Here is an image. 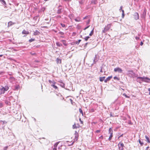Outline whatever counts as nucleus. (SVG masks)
<instances>
[{"label": "nucleus", "instance_id": "c85d7f7f", "mask_svg": "<svg viewBox=\"0 0 150 150\" xmlns=\"http://www.w3.org/2000/svg\"><path fill=\"white\" fill-rule=\"evenodd\" d=\"M93 30H94V28L93 29L91 30V33L89 34V35L90 36H91L93 33Z\"/></svg>", "mask_w": 150, "mask_h": 150}, {"label": "nucleus", "instance_id": "6ab92c4d", "mask_svg": "<svg viewBox=\"0 0 150 150\" xmlns=\"http://www.w3.org/2000/svg\"><path fill=\"white\" fill-rule=\"evenodd\" d=\"M145 137L146 139V141L148 143H150V140L149 137L147 136L146 135L145 136Z\"/></svg>", "mask_w": 150, "mask_h": 150}, {"label": "nucleus", "instance_id": "0e129e2a", "mask_svg": "<svg viewBox=\"0 0 150 150\" xmlns=\"http://www.w3.org/2000/svg\"><path fill=\"white\" fill-rule=\"evenodd\" d=\"M5 103L6 104H8V102L7 101H6V102H5Z\"/></svg>", "mask_w": 150, "mask_h": 150}, {"label": "nucleus", "instance_id": "338daca9", "mask_svg": "<svg viewBox=\"0 0 150 150\" xmlns=\"http://www.w3.org/2000/svg\"><path fill=\"white\" fill-rule=\"evenodd\" d=\"M70 100L71 101V103H72V102H73L72 100L71 99H70Z\"/></svg>", "mask_w": 150, "mask_h": 150}, {"label": "nucleus", "instance_id": "603ef678", "mask_svg": "<svg viewBox=\"0 0 150 150\" xmlns=\"http://www.w3.org/2000/svg\"><path fill=\"white\" fill-rule=\"evenodd\" d=\"M125 16V13H122V18H124Z\"/></svg>", "mask_w": 150, "mask_h": 150}, {"label": "nucleus", "instance_id": "a211bd4d", "mask_svg": "<svg viewBox=\"0 0 150 150\" xmlns=\"http://www.w3.org/2000/svg\"><path fill=\"white\" fill-rule=\"evenodd\" d=\"M97 1L96 0H91V4H97Z\"/></svg>", "mask_w": 150, "mask_h": 150}, {"label": "nucleus", "instance_id": "13d9d810", "mask_svg": "<svg viewBox=\"0 0 150 150\" xmlns=\"http://www.w3.org/2000/svg\"><path fill=\"white\" fill-rule=\"evenodd\" d=\"M140 44L141 46H142L143 44V43L142 42H141Z\"/></svg>", "mask_w": 150, "mask_h": 150}, {"label": "nucleus", "instance_id": "2eb2a0df", "mask_svg": "<svg viewBox=\"0 0 150 150\" xmlns=\"http://www.w3.org/2000/svg\"><path fill=\"white\" fill-rule=\"evenodd\" d=\"M112 76H109L105 80L104 82L105 83H106L107 81L110 80L112 78Z\"/></svg>", "mask_w": 150, "mask_h": 150}, {"label": "nucleus", "instance_id": "49530a36", "mask_svg": "<svg viewBox=\"0 0 150 150\" xmlns=\"http://www.w3.org/2000/svg\"><path fill=\"white\" fill-rule=\"evenodd\" d=\"M114 79H117V80H119L118 78H117V76H115V77H114Z\"/></svg>", "mask_w": 150, "mask_h": 150}, {"label": "nucleus", "instance_id": "69168bd1", "mask_svg": "<svg viewBox=\"0 0 150 150\" xmlns=\"http://www.w3.org/2000/svg\"><path fill=\"white\" fill-rule=\"evenodd\" d=\"M53 150H57V148H54L53 149Z\"/></svg>", "mask_w": 150, "mask_h": 150}, {"label": "nucleus", "instance_id": "680f3d73", "mask_svg": "<svg viewBox=\"0 0 150 150\" xmlns=\"http://www.w3.org/2000/svg\"><path fill=\"white\" fill-rule=\"evenodd\" d=\"M149 148V146L147 147L146 148V150H148Z\"/></svg>", "mask_w": 150, "mask_h": 150}, {"label": "nucleus", "instance_id": "6e6552de", "mask_svg": "<svg viewBox=\"0 0 150 150\" xmlns=\"http://www.w3.org/2000/svg\"><path fill=\"white\" fill-rule=\"evenodd\" d=\"M133 16H134V18L136 20H137L139 19V15L138 13L137 12H135L134 13V14L133 15Z\"/></svg>", "mask_w": 150, "mask_h": 150}, {"label": "nucleus", "instance_id": "2f4dec72", "mask_svg": "<svg viewBox=\"0 0 150 150\" xmlns=\"http://www.w3.org/2000/svg\"><path fill=\"white\" fill-rule=\"evenodd\" d=\"M35 40V39L31 38L29 40V42H30L34 41Z\"/></svg>", "mask_w": 150, "mask_h": 150}, {"label": "nucleus", "instance_id": "a878e982", "mask_svg": "<svg viewBox=\"0 0 150 150\" xmlns=\"http://www.w3.org/2000/svg\"><path fill=\"white\" fill-rule=\"evenodd\" d=\"M20 88V86L19 85H17L15 87V90H18Z\"/></svg>", "mask_w": 150, "mask_h": 150}, {"label": "nucleus", "instance_id": "423d86ee", "mask_svg": "<svg viewBox=\"0 0 150 150\" xmlns=\"http://www.w3.org/2000/svg\"><path fill=\"white\" fill-rule=\"evenodd\" d=\"M128 74L129 76L131 77H137V75L134 73L132 70H130L128 71Z\"/></svg>", "mask_w": 150, "mask_h": 150}, {"label": "nucleus", "instance_id": "4c0bfd02", "mask_svg": "<svg viewBox=\"0 0 150 150\" xmlns=\"http://www.w3.org/2000/svg\"><path fill=\"white\" fill-rule=\"evenodd\" d=\"M139 143L141 145V146H142L144 144V143L143 142H141L140 140V139L139 140Z\"/></svg>", "mask_w": 150, "mask_h": 150}, {"label": "nucleus", "instance_id": "7ed1b4c3", "mask_svg": "<svg viewBox=\"0 0 150 150\" xmlns=\"http://www.w3.org/2000/svg\"><path fill=\"white\" fill-rule=\"evenodd\" d=\"M48 81L49 83L50 84H51V86L53 87L54 89L55 90L58 89V88L57 87V86L55 85V84H56V82L54 81V80L51 81L50 80H48Z\"/></svg>", "mask_w": 150, "mask_h": 150}, {"label": "nucleus", "instance_id": "0eeeda50", "mask_svg": "<svg viewBox=\"0 0 150 150\" xmlns=\"http://www.w3.org/2000/svg\"><path fill=\"white\" fill-rule=\"evenodd\" d=\"M119 150H124L125 146L123 143L120 142L118 144Z\"/></svg>", "mask_w": 150, "mask_h": 150}, {"label": "nucleus", "instance_id": "c03bdc74", "mask_svg": "<svg viewBox=\"0 0 150 150\" xmlns=\"http://www.w3.org/2000/svg\"><path fill=\"white\" fill-rule=\"evenodd\" d=\"M3 106V104L1 103H0V107L2 108Z\"/></svg>", "mask_w": 150, "mask_h": 150}, {"label": "nucleus", "instance_id": "bb28decb", "mask_svg": "<svg viewBox=\"0 0 150 150\" xmlns=\"http://www.w3.org/2000/svg\"><path fill=\"white\" fill-rule=\"evenodd\" d=\"M78 128H79V127L76 126L75 124L73 125V129H77Z\"/></svg>", "mask_w": 150, "mask_h": 150}, {"label": "nucleus", "instance_id": "20e7f679", "mask_svg": "<svg viewBox=\"0 0 150 150\" xmlns=\"http://www.w3.org/2000/svg\"><path fill=\"white\" fill-rule=\"evenodd\" d=\"M109 134H110V136L108 139L109 141H110L113 137V131L112 128H110L109 129Z\"/></svg>", "mask_w": 150, "mask_h": 150}, {"label": "nucleus", "instance_id": "a19ab883", "mask_svg": "<svg viewBox=\"0 0 150 150\" xmlns=\"http://www.w3.org/2000/svg\"><path fill=\"white\" fill-rule=\"evenodd\" d=\"M135 38L137 40H139L140 39L139 37L137 36H136Z\"/></svg>", "mask_w": 150, "mask_h": 150}, {"label": "nucleus", "instance_id": "3c124183", "mask_svg": "<svg viewBox=\"0 0 150 150\" xmlns=\"http://www.w3.org/2000/svg\"><path fill=\"white\" fill-rule=\"evenodd\" d=\"M1 122H3V123H7V122H6V121H2V120H1Z\"/></svg>", "mask_w": 150, "mask_h": 150}, {"label": "nucleus", "instance_id": "f257e3e1", "mask_svg": "<svg viewBox=\"0 0 150 150\" xmlns=\"http://www.w3.org/2000/svg\"><path fill=\"white\" fill-rule=\"evenodd\" d=\"M136 81L137 82L140 83H142L143 81L149 83L150 82V79L144 76L143 77H138L137 78Z\"/></svg>", "mask_w": 150, "mask_h": 150}, {"label": "nucleus", "instance_id": "de8ad7c7", "mask_svg": "<svg viewBox=\"0 0 150 150\" xmlns=\"http://www.w3.org/2000/svg\"><path fill=\"white\" fill-rule=\"evenodd\" d=\"M103 135H101V136L99 137V138L100 139H103Z\"/></svg>", "mask_w": 150, "mask_h": 150}, {"label": "nucleus", "instance_id": "b1692460", "mask_svg": "<svg viewBox=\"0 0 150 150\" xmlns=\"http://www.w3.org/2000/svg\"><path fill=\"white\" fill-rule=\"evenodd\" d=\"M59 142H58L55 143L54 145V148H57V146Z\"/></svg>", "mask_w": 150, "mask_h": 150}, {"label": "nucleus", "instance_id": "393cba45", "mask_svg": "<svg viewBox=\"0 0 150 150\" xmlns=\"http://www.w3.org/2000/svg\"><path fill=\"white\" fill-rule=\"evenodd\" d=\"M0 1L3 5H5L6 4V2L4 0H0Z\"/></svg>", "mask_w": 150, "mask_h": 150}, {"label": "nucleus", "instance_id": "864d4df0", "mask_svg": "<svg viewBox=\"0 0 150 150\" xmlns=\"http://www.w3.org/2000/svg\"><path fill=\"white\" fill-rule=\"evenodd\" d=\"M123 134H122L120 136H119V137H118V138L122 137L123 136Z\"/></svg>", "mask_w": 150, "mask_h": 150}, {"label": "nucleus", "instance_id": "09e8293b", "mask_svg": "<svg viewBox=\"0 0 150 150\" xmlns=\"http://www.w3.org/2000/svg\"><path fill=\"white\" fill-rule=\"evenodd\" d=\"M90 26V25H88V26H86V27H85L84 29V30H86V29H87L88 28V27Z\"/></svg>", "mask_w": 150, "mask_h": 150}, {"label": "nucleus", "instance_id": "412c9836", "mask_svg": "<svg viewBox=\"0 0 150 150\" xmlns=\"http://www.w3.org/2000/svg\"><path fill=\"white\" fill-rule=\"evenodd\" d=\"M99 58L97 57H95L93 59L94 63H96L98 60Z\"/></svg>", "mask_w": 150, "mask_h": 150}, {"label": "nucleus", "instance_id": "6e6d98bb", "mask_svg": "<svg viewBox=\"0 0 150 150\" xmlns=\"http://www.w3.org/2000/svg\"><path fill=\"white\" fill-rule=\"evenodd\" d=\"M88 17V16H86L85 17H84L83 18V19H86V18H87Z\"/></svg>", "mask_w": 150, "mask_h": 150}, {"label": "nucleus", "instance_id": "4be33fe9", "mask_svg": "<svg viewBox=\"0 0 150 150\" xmlns=\"http://www.w3.org/2000/svg\"><path fill=\"white\" fill-rule=\"evenodd\" d=\"M105 76H103V77H100V81L101 82H102L103 81L105 80L104 79H105Z\"/></svg>", "mask_w": 150, "mask_h": 150}, {"label": "nucleus", "instance_id": "bf43d9fd", "mask_svg": "<svg viewBox=\"0 0 150 150\" xmlns=\"http://www.w3.org/2000/svg\"><path fill=\"white\" fill-rule=\"evenodd\" d=\"M148 91H149V94L150 95V88H149L148 89Z\"/></svg>", "mask_w": 150, "mask_h": 150}, {"label": "nucleus", "instance_id": "f704fd0d", "mask_svg": "<svg viewBox=\"0 0 150 150\" xmlns=\"http://www.w3.org/2000/svg\"><path fill=\"white\" fill-rule=\"evenodd\" d=\"M79 112L83 115V112L81 108L79 109Z\"/></svg>", "mask_w": 150, "mask_h": 150}, {"label": "nucleus", "instance_id": "39448f33", "mask_svg": "<svg viewBox=\"0 0 150 150\" xmlns=\"http://www.w3.org/2000/svg\"><path fill=\"white\" fill-rule=\"evenodd\" d=\"M111 26V24H109L107 25V26H106L104 30L102 31V33H105V32L107 31L110 28Z\"/></svg>", "mask_w": 150, "mask_h": 150}, {"label": "nucleus", "instance_id": "c756f323", "mask_svg": "<svg viewBox=\"0 0 150 150\" xmlns=\"http://www.w3.org/2000/svg\"><path fill=\"white\" fill-rule=\"evenodd\" d=\"M90 38V37L89 36H87L86 37L84 38V39H85V40L86 41H87L88 40V39Z\"/></svg>", "mask_w": 150, "mask_h": 150}, {"label": "nucleus", "instance_id": "a18cd8bd", "mask_svg": "<svg viewBox=\"0 0 150 150\" xmlns=\"http://www.w3.org/2000/svg\"><path fill=\"white\" fill-rule=\"evenodd\" d=\"M90 22V20L88 19V21H87L86 22V24H89Z\"/></svg>", "mask_w": 150, "mask_h": 150}, {"label": "nucleus", "instance_id": "5fc2aeb1", "mask_svg": "<svg viewBox=\"0 0 150 150\" xmlns=\"http://www.w3.org/2000/svg\"><path fill=\"white\" fill-rule=\"evenodd\" d=\"M10 79H14V78L13 77H10Z\"/></svg>", "mask_w": 150, "mask_h": 150}, {"label": "nucleus", "instance_id": "c9c22d12", "mask_svg": "<svg viewBox=\"0 0 150 150\" xmlns=\"http://www.w3.org/2000/svg\"><path fill=\"white\" fill-rule=\"evenodd\" d=\"M45 9V7H42L41 9V10L42 11H44Z\"/></svg>", "mask_w": 150, "mask_h": 150}, {"label": "nucleus", "instance_id": "dca6fc26", "mask_svg": "<svg viewBox=\"0 0 150 150\" xmlns=\"http://www.w3.org/2000/svg\"><path fill=\"white\" fill-rule=\"evenodd\" d=\"M40 33V32L38 30H36L34 32L33 35H38Z\"/></svg>", "mask_w": 150, "mask_h": 150}, {"label": "nucleus", "instance_id": "72a5a7b5", "mask_svg": "<svg viewBox=\"0 0 150 150\" xmlns=\"http://www.w3.org/2000/svg\"><path fill=\"white\" fill-rule=\"evenodd\" d=\"M123 95L125 96L126 98H129V96H127L125 93H124L123 94Z\"/></svg>", "mask_w": 150, "mask_h": 150}, {"label": "nucleus", "instance_id": "e433bc0d", "mask_svg": "<svg viewBox=\"0 0 150 150\" xmlns=\"http://www.w3.org/2000/svg\"><path fill=\"white\" fill-rule=\"evenodd\" d=\"M62 41L63 42V44L65 46H66L67 45V44L66 43V41L64 40H62Z\"/></svg>", "mask_w": 150, "mask_h": 150}, {"label": "nucleus", "instance_id": "f03ea898", "mask_svg": "<svg viewBox=\"0 0 150 150\" xmlns=\"http://www.w3.org/2000/svg\"><path fill=\"white\" fill-rule=\"evenodd\" d=\"M9 86L6 85L4 87L0 88V95L3 94L5 91H7L9 88Z\"/></svg>", "mask_w": 150, "mask_h": 150}, {"label": "nucleus", "instance_id": "4d7b16f0", "mask_svg": "<svg viewBox=\"0 0 150 150\" xmlns=\"http://www.w3.org/2000/svg\"><path fill=\"white\" fill-rule=\"evenodd\" d=\"M118 100V98H117V99H116V100H115V101H114V103H116V102Z\"/></svg>", "mask_w": 150, "mask_h": 150}, {"label": "nucleus", "instance_id": "774afa93", "mask_svg": "<svg viewBox=\"0 0 150 150\" xmlns=\"http://www.w3.org/2000/svg\"><path fill=\"white\" fill-rule=\"evenodd\" d=\"M122 13H124V10H122Z\"/></svg>", "mask_w": 150, "mask_h": 150}, {"label": "nucleus", "instance_id": "ea45409f", "mask_svg": "<svg viewBox=\"0 0 150 150\" xmlns=\"http://www.w3.org/2000/svg\"><path fill=\"white\" fill-rule=\"evenodd\" d=\"M100 130H97L96 131V132L98 133L100 132Z\"/></svg>", "mask_w": 150, "mask_h": 150}, {"label": "nucleus", "instance_id": "f8f14e48", "mask_svg": "<svg viewBox=\"0 0 150 150\" xmlns=\"http://www.w3.org/2000/svg\"><path fill=\"white\" fill-rule=\"evenodd\" d=\"M56 61L57 64H61V62H62V59H61L59 58V57H58L56 59Z\"/></svg>", "mask_w": 150, "mask_h": 150}, {"label": "nucleus", "instance_id": "79ce46f5", "mask_svg": "<svg viewBox=\"0 0 150 150\" xmlns=\"http://www.w3.org/2000/svg\"><path fill=\"white\" fill-rule=\"evenodd\" d=\"M59 34L61 35H64V33L62 32H59Z\"/></svg>", "mask_w": 150, "mask_h": 150}, {"label": "nucleus", "instance_id": "58836bf2", "mask_svg": "<svg viewBox=\"0 0 150 150\" xmlns=\"http://www.w3.org/2000/svg\"><path fill=\"white\" fill-rule=\"evenodd\" d=\"M60 25L62 27H65L66 26V25L62 23H61Z\"/></svg>", "mask_w": 150, "mask_h": 150}, {"label": "nucleus", "instance_id": "8fccbe9b", "mask_svg": "<svg viewBox=\"0 0 150 150\" xmlns=\"http://www.w3.org/2000/svg\"><path fill=\"white\" fill-rule=\"evenodd\" d=\"M79 120L80 121V122H81V124H83V121L81 120V118H79Z\"/></svg>", "mask_w": 150, "mask_h": 150}, {"label": "nucleus", "instance_id": "9b49d317", "mask_svg": "<svg viewBox=\"0 0 150 150\" xmlns=\"http://www.w3.org/2000/svg\"><path fill=\"white\" fill-rule=\"evenodd\" d=\"M146 10H144L142 14L141 17L142 18H145V17L146 16Z\"/></svg>", "mask_w": 150, "mask_h": 150}, {"label": "nucleus", "instance_id": "473e14b6", "mask_svg": "<svg viewBox=\"0 0 150 150\" xmlns=\"http://www.w3.org/2000/svg\"><path fill=\"white\" fill-rule=\"evenodd\" d=\"M84 1V0H81V1H79V3L80 4H82L83 3Z\"/></svg>", "mask_w": 150, "mask_h": 150}, {"label": "nucleus", "instance_id": "aec40b11", "mask_svg": "<svg viewBox=\"0 0 150 150\" xmlns=\"http://www.w3.org/2000/svg\"><path fill=\"white\" fill-rule=\"evenodd\" d=\"M59 82H60V84H59L60 86L62 88H64L65 86L64 83L62 82H60V81H59Z\"/></svg>", "mask_w": 150, "mask_h": 150}, {"label": "nucleus", "instance_id": "e2e57ef3", "mask_svg": "<svg viewBox=\"0 0 150 150\" xmlns=\"http://www.w3.org/2000/svg\"><path fill=\"white\" fill-rule=\"evenodd\" d=\"M57 17V18H61V16H58Z\"/></svg>", "mask_w": 150, "mask_h": 150}, {"label": "nucleus", "instance_id": "1a4fd4ad", "mask_svg": "<svg viewBox=\"0 0 150 150\" xmlns=\"http://www.w3.org/2000/svg\"><path fill=\"white\" fill-rule=\"evenodd\" d=\"M114 71L115 72H118L119 73H121L122 72V70L121 68L119 67H117L114 69Z\"/></svg>", "mask_w": 150, "mask_h": 150}, {"label": "nucleus", "instance_id": "4468645a", "mask_svg": "<svg viewBox=\"0 0 150 150\" xmlns=\"http://www.w3.org/2000/svg\"><path fill=\"white\" fill-rule=\"evenodd\" d=\"M81 41V40H79L77 41H76L75 42H72L71 44L72 45H74L75 44L78 45Z\"/></svg>", "mask_w": 150, "mask_h": 150}, {"label": "nucleus", "instance_id": "f3484780", "mask_svg": "<svg viewBox=\"0 0 150 150\" xmlns=\"http://www.w3.org/2000/svg\"><path fill=\"white\" fill-rule=\"evenodd\" d=\"M74 19L76 22H80L81 21V18L79 16H78Z\"/></svg>", "mask_w": 150, "mask_h": 150}, {"label": "nucleus", "instance_id": "37998d69", "mask_svg": "<svg viewBox=\"0 0 150 150\" xmlns=\"http://www.w3.org/2000/svg\"><path fill=\"white\" fill-rule=\"evenodd\" d=\"M12 22L11 21H10V22H9L8 23V25H12Z\"/></svg>", "mask_w": 150, "mask_h": 150}, {"label": "nucleus", "instance_id": "ddd939ff", "mask_svg": "<svg viewBox=\"0 0 150 150\" xmlns=\"http://www.w3.org/2000/svg\"><path fill=\"white\" fill-rule=\"evenodd\" d=\"M29 32L28 31L23 30L22 32V34H23L28 35L29 34Z\"/></svg>", "mask_w": 150, "mask_h": 150}, {"label": "nucleus", "instance_id": "7c9ffc66", "mask_svg": "<svg viewBox=\"0 0 150 150\" xmlns=\"http://www.w3.org/2000/svg\"><path fill=\"white\" fill-rule=\"evenodd\" d=\"M89 111L90 112H94L95 109L93 108H91L90 109Z\"/></svg>", "mask_w": 150, "mask_h": 150}, {"label": "nucleus", "instance_id": "9d476101", "mask_svg": "<svg viewBox=\"0 0 150 150\" xmlns=\"http://www.w3.org/2000/svg\"><path fill=\"white\" fill-rule=\"evenodd\" d=\"M74 139L76 141H77L78 139V137H79V134L76 131H75V133L74 134Z\"/></svg>", "mask_w": 150, "mask_h": 150}, {"label": "nucleus", "instance_id": "cd10ccee", "mask_svg": "<svg viewBox=\"0 0 150 150\" xmlns=\"http://www.w3.org/2000/svg\"><path fill=\"white\" fill-rule=\"evenodd\" d=\"M61 9H62L61 8L59 9H58V10L57 11V13L58 14H60L61 13V12H62V11H61Z\"/></svg>", "mask_w": 150, "mask_h": 150}, {"label": "nucleus", "instance_id": "5701e85b", "mask_svg": "<svg viewBox=\"0 0 150 150\" xmlns=\"http://www.w3.org/2000/svg\"><path fill=\"white\" fill-rule=\"evenodd\" d=\"M56 44L57 46L59 47H61L62 46V44L59 42H56Z\"/></svg>", "mask_w": 150, "mask_h": 150}, {"label": "nucleus", "instance_id": "052dcab7", "mask_svg": "<svg viewBox=\"0 0 150 150\" xmlns=\"http://www.w3.org/2000/svg\"><path fill=\"white\" fill-rule=\"evenodd\" d=\"M122 6H121L120 7V10H121L122 11Z\"/></svg>", "mask_w": 150, "mask_h": 150}]
</instances>
